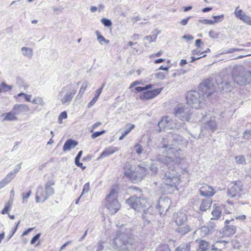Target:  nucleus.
I'll return each instance as SVG.
<instances>
[{
    "instance_id": "obj_46",
    "label": "nucleus",
    "mask_w": 251,
    "mask_h": 251,
    "mask_svg": "<svg viewBox=\"0 0 251 251\" xmlns=\"http://www.w3.org/2000/svg\"><path fill=\"white\" fill-rule=\"evenodd\" d=\"M67 118V114L66 111H63L61 113L58 117V123L61 124L62 123V120L66 119Z\"/></svg>"
},
{
    "instance_id": "obj_3",
    "label": "nucleus",
    "mask_w": 251,
    "mask_h": 251,
    "mask_svg": "<svg viewBox=\"0 0 251 251\" xmlns=\"http://www.w3.org/2000/svg\"><path fill=\"white\" fill-rule=\"evenodd\" d=\"M131 237V229L122 225L117 231L111 245L114 249L119 251H139L138 244L133 242Z\"/></svg>"
},
{
    "instance_id": "obj_59",
    "label": "nucleus",
    "mask_w": 251,
    "mask_h": 251,
    "mask_svg": "<svg viewBox=\"0 0 251 251\" xmlns=\"http://www.w3.org/2000/svg\"><path fill=\"white\" fill-rule=\"evenodd\" d=\"M209 36L212 38H217L218 37V34L215 31L212 30L209 31Z\"/></svg>"
},
{
    "instance_id": "obj_43",
    "label": "nucleus",
    "mask_w": 251,
    "mask_h": 251,
    "mask_svg": "<svg viewBox=\"0 0 251 251\" xmlns=\"http://www.w3.org/2000/svg\"><path fill=\"white\" fill-rule=\"evenodd\" d=\"M31 194V191L29 190L28 192L25 194V192L22 193V197L23 198V202L25 203L27 201L28 198L30 197Z\"/></svg>"
},
{
    "instance_id": "obj_17",
    "label": "nucleus",
    "mask_w": 251,
    "mask_h": 251,
    "mask_svg": "<svg viewBox=\"0 0 251 251\" xmlns=\"http://www.w3.org/2000/svg\"><path fill=\"white\" fill-rule=\"evenodd\" d=\"M234 221L233 219H232L231 220H226L225 227L224 229V233L225 235L227 236H231L233 235L235 232L236 229V227L234 225H228L230 222Z\"/></svg>"
},
{
    "instance_id": "obj_1",
    "label": "nucleus",
    "mask_w": 251,
    "mask_h": 251,
    "mask_svg": "<svg viewBox=\"0 0 251 251\" xmlns=\"http://www.w3.org/2000/svg\"><path fill=\"white\" fill-rule=\"evenodd\" d=\"M156 159L167 167L162 174V179L163 183L170 187H176L179 184L180 178L177 172L174 167L181 162V158L177 156L176 154L174 156L159 155L157 156Z\"/></svg>"
},
{
    "instance_id": "obj_19",
    "label": "nucleus",
    "mask_w": 251,
    "mask_h": 251,
    "mask_svg": "<svg viewBox=\"0 0 251 251\" xmlns=\"http://www.w3.org/2000/svg\"><path fill=\"white\" fill-rule=\"evenodd\" d=\"M171 120L169 117H164L159 122L158 126L160 129H167L172 128L170 127Z\"/></svg>"
},
{
    "instance_id": "obj_8",
    "label": "nucleus",
    "mask_w": 251,
    "mask_h": 251,
    "mask_svg": "<svg viewBox=\"0 0 251 251\" xmlns=\"http://www.w3.org/2000/svg\"><path fill=\"white\" fill-rule=\"evenodd\" d=\"M174 114L181 121L188 122L190 119L192 111L188 106L179 105L174 108Z\"/></svg>"
},
{
    "instance_id": "obj_10",
    "label": "nucleus",
    "mask_w": 251,
    "mask_h": 251,
    "mask_svg": "<svg viewBox=\"0 0 251 251\" xmlns=\"http://www.w3.org/2000/svg\"><path fill=\"white\" fill-rule=\"evenodd\" d=\"M148 170H146L145 167L140 166L135 167L131 181L133 183H136L140 181L147 174Z\"/></svg>"
},
{
    "instance_id": "obj_5",
    "label": "nucleus",
    "mask_w": 251,
    "mask_h": 251,
    "mask_svg": "<svg viewBox=\"0 0 251 251\" xmlns=\"http://www.w3.org/2000/svg\"><path fill=\"white\" fill-rule=\"evenodd\" d=\"M126 203L130 207L138 212H145L150 207V204L147 199L141 197L140 195L138 197L132 196L126 200Z\"/></svg>"
},
{
    "instance_id": "obj_7",
    "label": "nucleus",
    "mask_w": 251,
    "mask_h": 251,
    "mask_svg": "<svg viewBox=\"0 0 251 251\" xmlns=\"http://www.w3.org/2000/svg\"><path fill=\"white\" fill-rule=\"evenodd\" d=\"M76 90L74 87L66 86L63 88L59 95L61 97L60 101L63 105H68L71 102Z\"/></svg>"
},
{
    "instance_id": "obj_29",
    "label": "nucleus",
    "mask_w": 251,
    "mask_h": 251,
    "mask_svg": "<svg viewBox=\"0 0 251 251\" xmlns=\"http://www.w3.org/2000/svg\"><path fill=\"white\" fill-rule=\"evenodd\" d=\"M101 93V89H98L97 90H96V93L95 95V97L90 102H89L88 104V107H91L94 105V104L96 103V102L98 100V98Z\"/></svg>"
},
{
    "instance_id": "obj_40",
    "label": "nucleus",
    "mask_w": 251,
    "mask_h": 251,
    "mask_svg": "<svg viewBox=\"0 0 251 251\" xmlns=\"http://www.w3.org/2000/svg\"><path fill=\"white\" fill-rule=\"evenodd\" d=\"M135 127V125L132 124H128L126 125V129L125 131L122 133L124 135L126 136L127 135L132 129H133Z\"/></svg>"
},
{
    "instance_id": "obj_47",
    "label": "nucleus",
    "mask_w": 251,
    "mask_h": 251,
    "mask_svg": "<svg viewBox=\"0 0 251 251\" xmlns=\"http://www.w3.org/2000/svg\"><path fill=\"white\" fill-rule=\"evenodd\" d=\"M15 176V175H14V173H11L10 172L6 175L4 178L8 183H9L14 178Z\"/></svg>"
},
{
    "instance_id": "obj_9",
    "label": "nucleus",
    "mask_w": 251,
    "mask_h": 251,
    "mask_svg": "<svg viewBox=\"0 0 251 251\" xmlns=\"http://www.w3.org/2000/svg\"><path fill=\"white\" fill-rule=\"evenodd\" d=\"M242 183L240 181L232 182L228 186L227 195L230 198L241 197L244 194Z\"/></svg>"
},
{
    "instance_id": "obj_13",
    "label": "nucleus",
    "mask_w": 251,
    "mask_h": 251,
    "mask_svg": "<svg viewBox=\"0 0 251 251\" xmlns=\"http://www.w3.org/2000/svg\"><path fill=\"white\" fill-rule=\"evenodd\" d=\"M216 129L217 124L215 121L214 120H210L202 126L201 133H202V135L206 134V131H207L208 133H211L215 131Z\"/></svg>"
},
{
    "instance_id": "obj_30",
    "label": "nucleus",
    "mask_w": 251,
    "mask_h": 251,
    "mask_svg": "<svg viewBox=\"0 0 251 251\" xmlns=\"http://www.w3.org/2000/svg\"><path fill=\"white\" fill-rule=\"evenodd\" d=\"M211 214L213 216V217L211 219V220L219 219L221 215V211L220 210V207H215L213 209Z\"/></svg>"
},
{
    "instance_id": "obj_33",
    "label": "nucleus",
    "mask_w": 251,
    "mask_h": 251,
    "mask_svg": "<svg viewBox=\"0 0 251 251\" xmlns=\"http://www.w3.org/2000/svg\"><path fill=\"white\" fill-rule=\"evenodd\" d=\"M88 85V82H87V81H85L82 83L81 87L80 88L79 92L76 96V97L78 99L81 98L83 94H84L85 90L87 88Z\"/></svg>"
},
{
    "instance_id": "obj_11",
    "label": "nucleus",
    "mask_w": 251,
    "mask_h": 251,
    "mask_svg": "<svg viewBox=\"0 0 251 251\" xmlns=\"http://www.w3.org/2000/svg\"><path fill=\"white\" fill-rule=\"evenodd\" d=\"M171 204V200L167 197H161L159 199L156 208L158 209L160 215H164L163 212H166L168 210Z\"/></svg>"
},
{
    "instance_id": "obj_23",
    "label": "nucleus",
    "mask_w": 251,
    "mask_h": 251,
    "mask_svg": "<svg viewBox=\"0 0 251 251\" xmlns=\"http://www.w3.org/2000/svg\"><path fill=\"white\" fill-rule=\"evenodd\" d=\"M215 226V224L213 222L210 221L209 223L207 224V226L201 227V232L204 235L211 234L213 232Z\"/></svg>"
},
{
    "instance_id": "obj_6",
    "label": "nucleus",
    "mask_w": 251,
    "mask_h": 251,
    "mask_svg": "<svg viewBox=\"0 0 251 251\" xmlns=\"http://www.w3.org/2000/svg\"><path fill=\"white\" fill-rule=\"evenodd\" d=\"M117 191L113 189L105 199V205L111 214L116 213L121 207V205L117 200Z\"/></svg>"
},
{
    "instance_id": "obj_63",
    "label": "nucleus",
    "mask_w": 251,
    "mask_h": 251,
    "mask_svg": "<svg viewBox=\"0 0 251 251\" xmlns=\"http://www.w3.org/2000/svg\"><path fill=\"white\" fill-rule=\"evenodd\" d=\"M190 18H191V17L189 16V17H187V18L182 20L180 22L181 25H186L187 24L188 21L190 20Z\"/></svg>"
},
{
    "instance_id": "obj_56",
    "label": "nucleus",
    "mask_w": 251,
    "mask_h": 251,
    "mask_svg": "<svg viewBox=\"0 0 251 251\" xmlns=\"http://www.w3.org/2000/svg\"><path fill=\"white\" fill-rule=\"evenodd\" d=\"M40 234H37L31 240L30 244H34L39 238Z\"/></svg>"
},
{
    "instance_id": "obj_32",
    "label": "nucleus",
    "mask_w": 251,
    "mask_h": 251,
    "mask_svg": "<svg viewBox=\"0 0 251 251\" xmlns=\"http://www.w3.org/2000/svg\"><path fill=\"white\" fill-rule=\"evenodd\" d=\"M209 246L208 242L203 240H201L199 242V248L198 251H206Z\"/></svg>"
},
{
    "instance_id": "obj_60",
    "label": "nucleus",
    "mask_w": 251,
    "mask_h": 251,
    "mask_svg": "<svg viewBox=\"0 0 251 251\" xmlns=\"http://www.w3.org/2000/svg\"><path fill=\"white\" fill-rule=\"evenodd\" d=\"M63 10V8L61 7H57V8H53V11L54 13L56 14H59V13H61L62 12Z\"/></svg>"
},
{
    "instance_id": "obj_55",
    "label": "nucleus",
    "mask_w": 251,
    "mask_h": 251,
    "mask_svg": "<svg viewBox=\"0 0 251 251\" xmlns=\"http://www.w3.org/2000/svg\"><path fill=\"white\" fill-rule=\"evenodd\" d=\"M200 23H201L202 24H204L205 25H212L214 24V22H213V21L204 19V20H199V21Z\"/></svg>"
},
{
    "instance_id": "obj_36",
    "label": "nucleus",
    "mask_w": 251,
    "mask_h": 251,
    "mask_svg": "<svg viewBox=\"0 0 251 251\" xmlns=\"http://www.w3.org/2000/svg\"><path fill=\"white\" fill-rule=\"evenodd\" d=\"M190 245L189 244H183L179 246L176 249V251H190Z\"/></svg>"
},
{
    "instance_id": "obj_35",
    "label": "nucleus",
    "mask_w": 251,
    "mask_h": 251,
    "mask_svg": "<svg viewBox=\"0 0 251 251\" xmlns=\"http://www.w3.org/2000/svg\"><path fill=\"white\" fill-rule=\"evenodd\" d=\"M222 88L223 90H225L226 92H230L231 91L232 89V86L231 84L229 81H226L225 82L222 83Z\"/></svg>"
},
{
    "instance_id": "obj_64",
    "label": "nucleus",
    "mask_w": 251,
    "mask_h": 251,
    "mask_svg": "<svg viewBox=\"0 0 251 251\" xmlns=\"http://www.w3.org/2000/svg\"><path fill=\"white\" fill-rule=\"evenodd\" d=\"M12 200H10L7 203H5L4 206L8 208V209L10 210L12 206Z\"/></svg>"
},
{
    "instance_id": "obj_20",
    "label": "nucleus",
    "mask_w": 251,
    "mask_h": 251,
    "mask_svg": "<svg viewBox=\"0 0 251 251\" xmlns=\"http://www.w3.org/2000/svg\"><path fill=\"white\" fill-rule=\"evenodd\" d=\"M187 221L186 215L181 212H178L175 216V222L177 226L182 225L185 222Z\"/></svg>"
},
{
    "instance_id": "obj_62",
    "label": "nucleus",
    "mask_w": 251,
    "mask_h": 251,
    "mask_svg": "<svg viewBox=\"0 0 251 251\" xmlns=\"http://www.w3.org/2000/svg\"><path fill=\"white\" fill-rule=\"evenodd\" d=\"M182 38L188 41L192 40L194 39V37L192 35L185 34L182 36Z\"/></svg>"
},
{
    "instance_id": "obj_2",
    "label": "nucleus",
    "mask_w": 251,
    "mask_h": 251,
    "mask_svg": "<svg viewBox=\"0 0 251 251\" xmlns=\"http://www.w3.org/2000/svg\"><path fill=\"white\" fill-rule=\"evenodd\" d=\"M199 90V92L195 90L189 92L186 97L187 104L196 109L200 108L205 98L216 91V86L211 79H207L200 84Z\"/></svg>"
},
{
    "instance_id": "obj_39",
    "label": "nucleus",
    "mask_w": 251,
    "mask_h": 251,
    "mask_svg": "<svg viewBox=\"0 0 251 251\" xmlns=\"http://www.w3.org/2000/svg\"><path fill=\"white\" fill-rule=\"evenodd\" d=\"M235 160L236 163L239 164H243L245 163V157L242 155H239L235 156Z\"/></svg>"
},
{
    "instance_id": "obj_22",
    "label": "nucleus",
    "mask_w": 251,
    "mask_h": 251,
    "mask_svg": "<svg viewBox=\"0 0 251 251\" xmlns=\"http://www.w3.org/2000/svg\"><path fill=\"white\" fill-rule=\"evenodd\" d=\"M78 145V142L74 140L70 139L67 140L63 147V151H67L71 149H74Z\"/></svg>"
},
{
    "instance_id": "obj_14",
    "label": "nucleus",
    "mask_w": 251,
    "mask_h": 251,
    "mask_svg": "<svg viewBox=\"0 0 251 251\" xmlns=\"http://www.w3.org/2000/svg\"><path fill=\"white\" fill-rule=\"evenodd\" d=\"M161 148L165 149L166 151H171L172 152H174V151H176L178 153L179 151H180V149L179 148L178 149H175L173 147V144L171 142V139L170 138H168L167 135H166L165 137H163L161 141Z\"/></svg>"
},
{
    "instance_id": "obj_57",
    "label": "nucleus",
    "mask_w": 251,
    "mask_h": 251,
    "mask_svg": "<svg viewBox=\"0 0 251 251\" xmlns=\"http://www.w3.org/2000/svg\"><path fill=\"white\" fill-rule=\"evenodd\" d=\"M22 164V163H19L18 165H17L15 166L14 170L13 171H11V172L14 173V175L16 176V174L17 173H18L19 171V170H20V169L21 168Z\"/></svg>"
},
{
    "instance_id": "obj_15",
    "label": "nucleus",
    "mask_w": 251,
    "mask_h": 251,
    "mask_svg": "<svg viewBox=\"0 0 251 251\" xmlns=\"http://www.w3.org/2000/svg\"><path fill=\"white\" fill-rule=\"evenodd\" d=\"M16 116L23 115L27 114L29 111L28 106L24 104H15L12 109Z\"/></svg>"
},
{
    "instance_id": "obj_38",
    "label": "nucleus",
    "mask_w": 251,
    "mask_h": 251,
    "mask_svg": "<svg viewBox=\"0 0 251 251\" xmlns=\"http://www.w3.org/2000/svg\"><path fill=\"white\" fill-rule=\"evenodd\" d=\"M160 33V31H158L157 33L153 34L151 36H146L145 39L148 40L150 43L154 42L156 40L158 34Z\"/></svg>"
},
{
    "instance_id": "obj_44",
    "label": "nucleus",
    "mask_w": 251,
    "mask_h": 251,
    "mask_svg": "<svg viewBox=\"0 0 251 251\" xmlns=\"http://www.w3.org/2000/svg\"><path fill=\"white\" fill-rule=\"evenodd\" d=\"M168 246L166 244H163L159 246L156 250V251H170Z\"/></svg>"
},
{
    "instance_id": "obj_18",
    "label": "nucleus",
    "mask_w": 251,
    "mask_h": 251,
    "mask_svg": "<svg viewBox=\"0 0 251 251\" xmlns=\"http://www.w3.org/2000/svg\"><path fill=\"white\" fill-rule=\"evenodd\" d=\"M200 193L202 196L211 197L214 195L215 192L212 187L205 184L201 188Z\"/></svg>"
},
{
    "instance_id": "obj_48",
    "label": "nucleus",
    "mask_w": 251,
    "mask_h": 251,
    "mask_svg": "<svg viewBox=\"0 0 251 251\" xmlns=\"http://www.w3.org/2000/svg\"><path fill=\"white\" fill-rule=\"evenodd\" d=\"M101 22L106 27H110L112 25L111 21L107 19L102 18L101 19Z\"/></svg>"
},
{
    "instance_id": "obj_34",
    "label": "nucleus",
    "mask_w": 251,
    "mask_h": 251,
    "mask_svg": "<svg viewBox=\"0 0 251 251\" xmlns=\"http://www.w3.org/2000/svg\"><path fill=\"white\" fill-rule=\"evenodd\" d=\"M146 170H148L149 172H147V174H150L151 175H155L157 174L158 172V168L156 166H155L153 164L151 165L150 166L147 168H145Z\"/></svg>"
},
{
    "instance_id": "obj_28",
    "label": "nucleus",
    "mask_w": 251,
    "mask_h": 251,
    "mask_svg": "<svg viewBox=\"0 0 251 251\" xmlns=\"http://www.w3.org/2000/svg\"><path fill=\"white\" fill-rule=\"evenodd\" d=\"M21 51L22 54L28 58H31L33 55L32 49L29 48L23 47L21 49Z\"/></svg>"
},
{
    "instance_id": "obj_37",
    "label": "nucleus",
    "mask_w": 251,
    "mask_h": 251,
    "mask_svg": "<svg viewBox=\"0 0 251 251\" xmlns=\"http://www.w3.org/2000/svg\"><path fill=\"white\" fill-rule=\"evenodd\" d=\"M0 87L1 88L2 92H6L9 90H11L12 88V86L11 85H7L5 82H2L0 85Z\"/></svg>"
},
{
    "instance_id": "obj_24",
    "label": "nucleus",
    "mask_w": 251,
    "mask_h": 251,
    "mask_svg": "<svg viewBox=\"0 0 251 251\" xmlns=\"http://www.w3.org/2000/svg\"><path fill=\"white\" fill-rule=\"evenodd\" d=\"M135 167L129 164L128 163H126L125 165V167L124 168V174L125 175L129 177V178L131 180L132 176L133 175V173L134 171Z\"/></svg>"
},
{
    "instance_id": "obj_12",
    "label": "nucleus",
    "mask_w": 251,
    "mask_h": 251,
    "mask_svg": "<svg viewBox=\"0 0 251 251\" xmlns=\"http://www.w3.org/2000/svg\"><path fill=\"white\" fill-rule=\"evenodd\" d=\"M168 138H170L173 146L182 145L186 147L187 145V141L183 137L179 134L169 132L167 134Z\"/></svg>"
},
{
    "instance_id": "obj_53",
    "label": "nucleus",
    "mask_w": 251,
    "mask_h": 251,
    "mask_svg": "<svg viewBox=\"0 0 251 251\" xmlns=\"http://www.w3.org/2000/svg\"><path fill=\"white\" fill-rule=\"evenodd\" d=\"M105 132V131L104 130H101L100 131H96V132H94L91 135V138L92 139H95V138H97V137L101 135L102 134H103Z\"/></svg>"
},
{
    "instance_id": "obj_42",
    "label": "nucleus",
    "mask_w": 251,
    "mask_h": 251,
    "mask_svg": "<svg viewBox=\"0 0 251 251\" xmlns=\"http://www.w3.org/2000/svg\"><path fill=\"white\" fill-rule=\"evenodd\" d=\"M90 190V184L89 182L85 183L83 187L82 191L80 195V197H82L83 195L88 193Z\"/></svg>"
},
{
    "instance_id": "obj_41",
    "label": "nucleus",
    "mask_w": 251,
    "mask_h": 251,
    "mask_svg": "<svg viewBox=\"0 0 251 251\" xmlns=\"http://www.w3.org/2000/svg\"><path fill=\"white\" fill-rule=\"evenodd\" d=\"M152 87V85L148 84V85H146L145 87H140V86L136 87L135 88V90L137 92H141L143 91L149 90V89L151 88Z\"/></svg>"
},
{
    "instance_id": "obj_49",
    "label": "nucleus",
    "mask_w": 251,
    "mask_h": 251,
    "mask_svg": "<svg viewBox=\"0 0 251 251\" xmlns=\"http://www.w3.org/2000/svg\"><path fill=\"white\" fill-rule=\"evenodd\" d=\"M135 151L138 154H140L143 151V148L139 144H136L134 146Z\"/></svg>"
},
{
    "instance_id": "obj_21",
    "label": "nucleus",
    "mask_w": 251,
    "mask_h": 251,
    "mask_svg": "<svg viewBox=\"0 0 251 251\" xmlns=\"http://www.w3.org/2000/svg\"><path fill=\"white\" fill-rule=\"evenodd\" d=\"M118 151V148L115 147L110 146L109 147L106 148L104 150V151L102 152L100 156L98 158V160L108 156L110 154L115 153Z\"/></svg>"
},
{
    "instance_id": "obj_52",
    "label": "nucleus",
    "mask_w": 251,
    "mask_h": 251,
    "mask_svg": "<svg viewBox=\"0 0 251 251\" xmlns=\"http://www.w3.org/2000/svg\"><path fill=\"white\" fill-rule=\"evenodd\" d=\"M104 242L103 241H99L98 243L97 249L96 251H103L104 248Z\"/></svg>"
},
{
    "instance_id": "obj_45",
    "label": "nucleus",
    "mask_w": 251,
    "mask_h": 251,
    "mask_svg": "<svg viewBox=\"0 0 251 251\" xmlns=\"http://www.w3.org/2000/svg\"><path fill=\"white\" fill-rule=\"evenodd\" d=\"M242 20L244 23L249 24L250 25H251V17L246 15H243L240 19Z\"/></svg>"
},
{
    "instance_id": "obj_31",
    "label": "nucleus",
    "mask_w": 251,
    "mask_h": 251,
    "mask_svg": "<svg viewBox=\"0 0 251 251\" xmlns=\"http://www.w3.org/2000/svg\"><path fill=\"white\" fill-rule=\"evenodd\" d=\"M96 34L97 36V40L101 45L103 44V43L108 44L109 43V41L105 39V38L100 34L99 31H96Z\"/></svg>"
},
{
    "instance_id": "obj_61",
    "label": "nucleus",
    "mask_w": 251,
    "mask_h": 251,
    "mask_svg": "<svg viewBox=\"0 0 251 251\" xmlns=\"http://www.w3.org/2000/svg\"><path fill=\"white\" fill-rule=\"evenodd\" d=\"M9 183L5 178L3 179L0 181V189L4 187L6 185Z\"/></svg>"
},
{
    "instance_id": "obj_58",
    "label": "nucleus",
    "mask_w": 251,
    "mask_h": 251,
    "mask_svg": "<svg viewBox=\"0 0 251 251\" xmlns=\"http://www.w3.org/2000/svg\"><path fill=\"white\" fill-rule=\"evenodd\" d=\"M155 75L156 78H159L160 79H163L165 78V75L164 73L162 72L157 73L155 74Z\"/></svg>"
},
{
    "instance_id": "obj_50",
    "label": "nucleus",
    "mask_w": 251,
    "mask_h": 251,
    "mask_svg": "<svg viewBox=\"0 0 251 251\" xmlns=\"http://www.w3.org/2000/svg\"><path fill=\"white\" fill-rule=\"evenodd\" d=\"M213 17L215 19V21H213V22H214V24H215L222 22L224 20V15L222 14L219 16H213Z\"/></svg>"
},
{
    "instance_id": "obj_16",
    "label": "nucleus",
    "mask_w": 251,
    "mask_h": 251,
    "mask_svg": "<svg viewBox=\"0 0 251 251\" xmlns=\"http://www.w3.org/2000/svg\"><path fill=\"white\" fill-rule=\"evenodd\" d=\"M162 90V88H158L152 90L146 91L141 95L140 98L141 100L151 99L159 95Z\"/></svg>"
},
{
    "instance_id": "obj_27",
    "label": "nucleus",
    "mask_w": 251,
    "mask_h": 251,
    "mask_svg": "<svg viewBox=\"0 0 251 251\" xmlns=\"http://www.w3.org/2000/svg\"><path fill=\"white\" fill-rule=\"evenodd\" d=\"M212 201L210 199H206L202 201L200 206V210L202 211H205L209 209L211 206Z\"/></svg>"
},
{
    "instance_id": "obj_51",
    "label": "nucleus",
    "mask_w": 251,
    "mask_h": 251,
    "mask_svg": "<svg viewBox=\"0 0 251 251\" xmlns=\"http://www.w3.org/2000/svg\"><path fill=\"white\" fill-rule=\"evenodd\" d=\"M239 7H237L234 12V14L235 16L239 19H241V17L243 16V15H244L245 14L243 13L242 10H237V9Z\"/></svg>"
},
{
    "instance_id": "obj_26",
    "label": "nucleus",
    "mask_w": 251,
    "mask_h": 251,
    "mask_svg": "<svg viewBox=\"0 0 251 251\" xmlns=\"http://www.w3.org/2000/svg\"><path fill=\"white\" fill-rule=\"evenodd\" d=\"M192 228L189 225H186L183 226H178V227L176 228V231L181 235H185L188 233L189 231L192 230Z\"/></svg>"
},
{
    "instance_id": "obj_4",
    "label": "nucleus",
    "mask_w": 251,
    "mask_h": 251,
    "mask_svg": "<svg viewBox=\"0 0 251 251\" xmlns=\"http://www.w3.org/2000/svg\"><path fill=\"white\" fill-rule=\"evenodd\" d=\"M232 75L234 81L239 85H247L251 81V72L242 67L234 68Z\"/></svg>"
},
{
    "instance_id": "obj_25",
    "label": "nucleus",
    "mask_w": 251,
    "mask_h": 251,
    "mask_svg": "<svg viewBox=\"0 0 251 251\" xmlns=\"http://www.w3.org/2000/svg\"><path fill=\"white\" fill-rule=\"evenodd\" d=\"M0 116L4 117L2 121H15L18 120V118L11 110L10 112L3 114Z\"/></svg>"
},
{
    "instance_id": "obj_54",
    "label": "nucleus",
    "mask_w": 251,
    "mask_h": 251,
    "mask_svg": "<svg viewBox=\"0 0 251 251\" xmlns=\"http://www.w3.org/2000/svg\"><path fill=\"white\" fill-rule=\"evenodd\" d=\"M31 102L34 104H42L43 103V100L42 98L37 97L35 98L33 100H32Z\"/></svg>"
}]
</instances>
